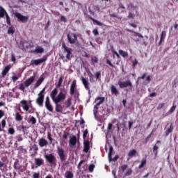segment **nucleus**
I'll return each mask as SVG.
<instances>
[{"mask_svg": "<svg viewBox=\"0 0 178 178\" xmlns=\"http://www.w3.org/2000/svg\"><path fill=\"white\" fill-rule=\"evenodd\" d=\"M86 163V161L84 160H81L79 164H78V169L79 170H81V165H83V163Z\"/></svg>", "mask_w": 178, "mask_h": 178, "instance_id": "48", "label": "nucleus"}, {"mask_svg": "<svg viewBox=\"0 0 178 178\" xmlns=\"http://www.w3.org/2000/svg\"><path fill=\"white\" fill-rule=\"evenodd\" d=\"M21 104L22 105V108L24 111H26V112L30 109V107L27 104V102L26 100H22Z\"/></svg>", "mask_w": 178, "mask_h": 178, "instance_id": "23", "label": "nucleus"}, {"mask_svg": "<svg viewBox=\"0 0 178 178\" xmlns=\"http://www.w3.org/2000/svg\"><path fill=\"white\" fill-rule=\"evenodd\" d=\"M35 163L36 165V168H40V166H42V165H44V159L36 158L35 159Z\"/></svg>", "mask_w": 178, "mask_h": 178, "instance_id": "17", "label": "nucleus"}, {"mask_svg": "<svg viewBox=\"0 0 178 178\" xmlns=\"http://www.w3.org/2000/svg\"><path fill=\"white\" fill-rule=\"evenodd\" d=\"M44 96L38 95V98L36 99V104L41 108L44 106Z\"/></svg>", "mask_w": 178, "mask_h": 178, "instance_id": "13", "label": "nucleus"}, {"mask_svg": "<svg viewBox=\"0 0 178 178\" xmlns=\"http://www.w3.org/2000/svg\"><path fill=\"white\" fill-rule=\"evenodd\" d=\"M8 133L11 135L15 134V129L13 128H10L8 129Z\"/></svg>", "mask_w": 178, "mask_h": 178, "instance_id": "59", "label": "nucleus"}, {"mask_svg": "<svg viewBox=\"0 0 178 178\" xmlns=\"http://www.w3.org/2000/svg\"><path fill=\"white\" fill-rule=\"evenodd\" d=\"M131 173H133V170H131V168H129L126 171L124 176H131Z\"/></svg>", "mask_w": 178, "mask_h": 178, "instance_id": "43", "label": "nucleus"}, {"mask_svg": "<svg viewBox=\"0 0 178 178\" xmlns=\"http://www.w3.org/2000/svg\"><path fill=\"white\" fill-rule=\"evenodd\" d=\"M118 84L120 88H127V87H129V90L133 88V83H131L130 80H127L126 81H119Z\"/></svg>", "mask_w": 178, "mask_h": 178, "instance_id": "5", "label": "nucleus"}, {"mask_svg": "<svg viewBox=\"0 0 178 178\" xmlns=\"http://www.w3.org/2000/svg\"><path fill=\"white\" fill-rule=\"evenodd\" d=\"M24 87H26V86H24V84L21 83V84H19V89L21 90V91H24V90H25V88H24Z\"/></svg>", "mask_w": 178, "mask_h": 178, "instance_id": "56", "label": "nucleus"}, {"mask_svg": "<svg viewBox=\"0 0 178 178\" xmlns=\"http://www.w3.org/2000/svg\"><path fill=\"white\" fill-rule=\"evenodd\" d=\"M32 178H40V172H35L33 175Z\"/></svg>", "mask_w": 178, "mask_h": 178, "instance_id": "58", "label": "nucleus"}, {"mask_svg": "<svg viewBox=\"0 0 178 178\" xmlns=\"http://www.w3.org/2000/svg\"><path fill=\"white\" fill-rule=\"evenodd\" d=\"M67 95V90L65 88H60V92L58 94V88H56L51 92L50 97L53 102H55L56 101H58L61 98L66 97Z\"/></svg>", "mask_w": 178, "mask_h": 178, "instance_id": "1", "label": "nucleus"}, {"mask_svg": "<svg viewBox=\"0 0 178 178\" xmlns=\"http://www.w3.org/2000/svg\"><path fill=\"white\" fill-rule=\"evenodd\" d=\"M62 49H64V53H66V58L68 59V60H70L72 58H73V55H72V48L67 47L66 46V44L65 42L62 43Z\"/></svg>", "mask_w": 178, "mask_h": 178, "instance_id": "4", "label": "nucleus"}, {"mask_svg": "<svg viewBox=\"0 0 178 178\" xmlns=\"http://www.w3.org/2000/svg\"><path fill=\"white\" fill-rule=\"evenodd\" d=\"M44 92H45V88H44L40 92L38 93V95L44 97Z\"/></svg>", "mask_w": 178, "mask_h": 178, "instance_id": "54", "label": "nucleus"}, {"mask_svg": "<svg viewBox=\"0 0 178 178\" xmlns=\"http://www.w3.org/2000/svg\"><path fill=\"white\" fill-rule=\"evenodd\" d=\"M128 167H129V165H127V164L123 165L121 166V170L122 172H124V170H126V169H127Z\"/></svg>", "mask_w": 178, "mask_h": 178, "instance_id": "57", "label": "nucleus"}, {"mask_svg": "<svg viewBox=\"0 0 178 178\" xmlns=\"http://www.w3.org/2000/svg\"><path fill=\"white\" fill-rule=\"evenodd\" d=\"M12 80H13V83H16V81H17V80H19V76H12Z\"/></svg>", "mask_w": 178, "mask_h": 178, "instance_id": "55", "label": "nucleus"}, {"mask_svg": "<svg viewBox=\"0 0 178 178\" xmlns=\"http://www.w3.org/2000/svg\"><path fill=\"white\" fill-rule=\"evenodd\" d=\"M5 126H6V121L5 120H2V121H1L2 129H4Z\"/></svg>", "mask_w": 178, "mask_h": 178, "instance_id": "60", "label": "nucleus"}, {"mask_svg": "<svg viewBox=\"0 0 178 178\" xmlns=\"http://www.w3.org/2000/svg\"><path fill=\"white\" fill-rule=\"evenodd\" d=\"M76 81H72L70 86V95H73L74 94V91L76 90Z\"/></svg>", "mask_w": 178, "mask_h": 178, "instance_id": "21", "label": "nucleus"}, {"mask_svg": "<svg viewBox=\"0 0 178 178\" xmlns=\"http://www.w3.org/2000/svg\"><path fill=\"white\" fill-rule=\"evenodd\" d=\"M173 124L171 123L170 125V127L168 128L167 131H166V133H167V136H168V133H172V131H173Z\"/></svg>", "mask_w": 178, "mask_h": 178, "instance_id": "40", "label": "nucleus"}, {"mask_svg": "<svg viewBox=\"0 0 178 178\" xmlns=\"http://www.w3.org/2000/svg\"><path fill=\"white\" fill-rule=\"evenodd\" d=\"M39 145L42 148L43 147L48 145V141L42 138L39 140Z\"/></svg>", "mask_w": 178, "mask_h": 178, "instance_id": "20", "label": "nucleus"}, {"mask_svg": "<svg viewBox=\"0 0 178 178\" xmlns=\"http://www.w3.org/2000/svg\"><path fill=\"white\" fill-rule=\"evenodd\" d=\"M131 63H132V67L134 69L136 67V66H137V65H138V61L137 60V59H135L131 61Z\"/></svg>", "mask_w": 178, "mask_h": 178, "instance_id": "45", "label": "nucleus"}, {"mask_svg": "<svg viewBox=\"0 0 178 178\" xmlns=\"http://www.w3.org/2000/svg\"><path fill=\"white\" fill-rule=\"evenodd\" d=\"M95 77L96 79V80H98V79H99V77H101V71H98L95 74Z\"/></svg>", "mask_w": 178, "mask_h": 178, "instance_id": "50", "label": "nucleus"}, {"mask_svg": "<svg viewBox=\"0 0 178 178\" xmlns=\"http://www.w3.org/2000/svg\"><path fill=\"white\" fill-rule=\"evenodd\" d=\"M6 23L8 26H12V23L10 22V17H9L8 14H6Z\"/></svg>", "mask_w": 178, "mask_h": 178, "instance_id": "37", "label": "nucleus"}, {"mask_svg": "<svg viewBox=\"0 0 178 178\" xmlns=\"http://www.w3.org/2000/svg\"><path fill=\"white\" fill-rule=\"evenodd\" d=\"M15 30L13 29V27L10 26L8 29V34H14Z\"/></svg>", "mask_w": 178, "mask_h": 178, "instance_id": "47", "label": "nucleus"}, {"mask_svg": "<svg viewBox=\"0 0 178 178\" xmlns=\"http://www.w3.org/2000/svg\"><path fill=\"white\" fill-rule=\"evenodd\" d=\"M44 159L51 166H56V157L53 154H45Z\"/></svg>", "mask_w": 178, "mask_h": 178, "instance_id": "2", "label": "nucleus"}, {"mask_svg": "<svg viewBox=\"0 0 178 178\" xmlns=\"http://www.w3.org/2000/svg\"><path fill=\"white\" fill-rule=\"evenodd\" d=\"M88 134V129H86L84 131H83V140H86L87 138V136Z\"/></svg>", "mask_w": 178, "mask_h": 178, "instance_id": "51", "label": "nucleus"}, {"mask_svg": "<svg viewBox=\"0 0 178 178\" xmlns=\"http://www.w3.org/2000/svg\"><path fill=\"white\" fill-rule=\"evenodd\" d=\"M152 133H154V131H152L151 132L150 134H149L147 138H145V144H147V143H148V141H149V138H151V136H152Z\"/></svg>", "mask_w": 178, "mask_h": 178, "instance_id": "46", "label": "nucleus"}, {"mask_svg": "<svg viewBox=\"0 0 178 178\" xmlns=\"http://www.w3.org/2000/svg\"><path fill=\"white\" fill-rule=\"evenodd\" d=\"M165 37H166V31H162L160 36V41L159 42V45H161V44H162V41L165 40Z\"/></svg>", "mask_w": 178, "mask_h": 178, "instance_id": "24", "label": "nucleus"}, {"mask_svg": "<svg viewBox=\"0 0 178 178\" xmlns=\"http://www.w3.org/2000/svg\"><path fill=\"white\" fill-rule=\"evenodd\" d=\"M15 17H17L19 22H22V23H27L29 22V16H24L22 15L20 13H14Z\"/></svg>", "mask_w": 178, "mask_h": 178, "instance_id": "6", "label": "nucleus"}, {"mask_svg": "<svg viewBox=\"0 0 178 178\" xmlns=\"http://www.w3.org/2000/svg\"><path fill=\"white\" fill-rule=\"evenodd\" d=\"M151 124H152V119L150 120V122L147 124L146 129L148 130L149 127H151Z\"/></svg>", "mask_w": 178, "mask_h": 178, "instance_id": "62", "label": "nucleus"}, {"mask_svg": "<svg viewBox=\"0 0 178 178\" xmlns=\"http://www.w3.org/2000/svg\"><path fill=\"white\" fill-rule=\"evenodd\" d=\"M127 31H129V33H134V34H135L136 37H139L140 38H144V36H143V35H141V33L138 32H136L131 29H127Z\"/></svg>", "mask_w": 178, "mask_h": 178, "instance_id": "27", "label": "nucleus"}, {"mask_svg": "<svg viewBox=\"0 0 178 178\" xmlns=\"http://www.w3.org/2000/svg\"><path fill=\"white\" fill-rule=\"evenodd\" d=\"M176 111V105H173L171 108L169 110L168 113H173Z\"/></svg>", "mask_w": 178, "mask_h": 178, "instance_id": "52", "label": "nucleus"}, {"mask_svg": "<svg viewBox=\"0 0 178 178\" xmlns=\"http://www.w3.org/2000/svg\"><path fill=\"white\" fill-rule=\"evenodd\" d=\"M81 81L83 85L84 86L86 90H87L88 91H89L90 92V83L88 82V81H87V79H86V78L84 77H81Z\"/></svg>", "mask_w": 178, "mask_h": 178, "instance_id": "15", "label": "nucleus"}, {"mask_svg": "<svg viewBox=\"0 0 178 178\" xmlns=\"http://www.w3.org/2000/svg\"><path fill=\"white\" fill-rule=\"evenodd\" d=\"M92 33L95 35H98L99 33H98V29H95L92 31Z\"/></svg>", "mask_w": 178, "mask_h": 178, "instance_id": "64", "label": "nucleus"}, {"mask_svg": "<svg viewBox=\"0 0 178 178\" xmlns=\"http://www.w3.org/2000/svg\"><path fill=\"white\" fill-rule=\"evenodd\" d=\"M88 18L90 19V20H92L94 24H96L97 26H104V24L94 18H92V17L91 16H88Z\"/></svg>", "mask_w": 178, "mask_h": 178, "instance_id": "25", "label": "nucleus"}, {"mask_svg": "<svg viewBox=\"0 0 178 178\" xmlns=\"http://www.w3.org/2000/svg\"><path fill=\"white\" fill-rule=\"evenodd\" d=\"M119 54L121 56H122V58H127V56H129V54L127 53V51H124L122 49L119 50Z\"/></svg>", "mask_w": 178, "mask_h": 178, "instance_id": "31", "label": "nucleus"}, {"mask_svg": "<svg viewBox=\"0 0 178 178\" xmlns=\"http://www.w3.org/2000/svg\"><path fill=\"white\" fill-rule=\"evenodd\" d=\"M159 147L157 146L156 144L153 147V154H154L155 156H158V149Z\"/></svg>", "mask_w": 178, "mask_h": 178, "instance_id": "35", "label": "nucleus"}, {"mask_svg": "<svg viewBox=\"0 0 178 178\" xmlns=\"http://www.w3.org/2000/svg\"><path fill=\"white\" fill-rule=\"evenodd\" d=\"M10 70V66L6 65L1 72L2 77H5Z\"/></svg>", "mask_w": 178, "mask_h": 178, "instance_id": "22", "label": "nucleus"}, {"mask_svg": "<svg viewBox=\"0 0 178 178\" xmlns=\"http://www.w3.org/2000/svg\"><path fill=\"white\" fill-rule=\"evenodd\" d=\"M111 92L112 95H115V97H118V95H119V90H118L116 86H115V85L111 86Z\"/></svg>", "mask_w": 178, "mask_h": 178, "instance_id": "16", "label": "nucleus"}, {"mask_svg": "<svg viewBox=\"0 0 178 178\" xmlns=\"http://www.w3.org/2000/svg\"><path fill=\"white\" fill-rule=\"evenodd\" d=\"M113 152V147H109V152H108V161L109 162H112V153Z\"/></svg>", "mask_w": 178, "mask_h": 178, "instance_id": "32", "label": "nucleus"}, {"mask_svg": "<svg viewBox=\"0 0 178 178\" xmlns=\"http://www.w3.org/2000/svg\"><path fill=\"white\" fill-rule=\"evenodd\" d=\"M29 122L31 123V124H35L37 123V120L34 117H31Z\"/></svg>", "mask_w": 178, "mask_h": 178, "instance_id": "44", "label": "nucleus"}, {"mask_svg": "<svg viewBox=\"0 0 178 178\" xmlns=\"http://www.w3.org/2000/svg\"><path fill=\"white\" fill-rule=\"evenodd\" d=\"M65 177L66 178H73V173L70 171H67L65 172Z\"/></svg>", "mask_w": 178, "mask_h": 178, "instance_id": "36", "label": "nucleus"}, {"mask_svg": "<svg viewBox=\"0 0 178 178\" xmlns=\"http://www.w3.org/2000/svg\"><path fill=\"white\" fill-rule=\"evenodd\" d=\"M147 165V159H143L140 161V164L138 166V169H143L144 166Z\"/></svg>", "mask_w": 178, "mask_h": 178, "instance_id": "28", "label": "nucleus"}, {"mask_svg": "<svg viewBox=\"0 0 178 178\" xmlns=\"http://www.w3.org/2000/svg\"><path fill=\"white\" fill-rule=\"evenodd\" d=\"M90 151V140H86L83 143V152H88Z\"/></svg>", "mask_w": 178, "mask_h": 178, "instance_id": "18", "label": "nucleus"}, {"mask_svg": "<svg viewBox=\"0 0 178 178\" xmlns=\"http://www.w3.org/2000/svg\"><path fill=\"white\" fill-rule=\"evenodd\" d=\"M6 14H8L6 10H5V9L2 8V6H0V17H5V16H6Z\"/></svg>", "mask_w": 178, "mask_h": 178, "instance_id": "29", "label": "nucleus"}, {"mask_svg": "<svg viewBox=\"0 0 178 178\" xmlns=\"http://www.w3.org/2000/svg\"><path fill=\"white\" fill-rule=\"evenodd\" d=\"M136 155H137V150H136V149H131L127 154V156H128L127 161H130L131 158H134V156H136Z\"/></svg>", "mask_w": 178, "mask_h": 178, "instance_id": "11", "label": "nucleus"}, {"mask_svg": "<svg viewBox=\"0 0 178 178\" xmlns=\"http://www.w3.org/2000/svg\"><path fill=\"white\" fill-rule=\"evenodd\" d=\"M47 57H44L43 58H40L38 60H33V65H35L36 66H38L40 63H44V62H46L47 60Z\"/></svg>", "mask_w": 178, "mask_h": 178, "instance_id": "19", "label": "nucleus"}, {"mask_svg": "<svg viewBox=\"0 0 178 178\" xmlns=\"http://www.w3.org/2000/svg\"><path fill=\"white\" fill-rule=\"evenodd\" d=\"M51 133L48 132L47 133V138L49 141V144H52V141H54V139L52 138V136H51Z\"/></svg>", "mask_w": 178, "mask_h": 178, "instance_id": "41", "label": "nucleus"}, {"mask_svg": "<svg viewBox=\"0 0 178 178\" xmlns=\"http://www.w3.org/2000/svg\"><path fill=\"white\" fill-rule=\"evenodd\" d=\"M66 99V97H61V99H59V100H57L56 102H54V103L56 105V112H63V108H65V106H62L61 104H59V102H62V101H65Z\"/></svg>", "mask_w": 178, "mask_h": 178, "instance_id": "3", "label": "nucleus"}, {"mask_svg": "<svg viewBox=\"0 0 178 178\" xmlns=\"http://www.w3.org/2000/svg\"><path fill=\"white\" fill-rule=\"evenodd\" d=\"M163 106H165V103L159 104V106H157V110L160 111V109H162V108H163Z\"/></svg>", "mask_w": 178, "mask_h": 178, "instance_id": "53", "label": "nucleus"}, {"mask_svg": "<svg viewBox=\"0 0 178 178\" xmlns=\"http://www.w3.org/2000/svg\"><path fill=\"white\" fill-rule=\"evenodd\" d=\"M96 101H99L97 103V105L99 106L102 104H104V102H105V97H98L96 98Z\"/></svg>", "mask_w": 178, "mask_h": 178, "instance_id": "26", "label": "nucleus"}, {"mask_svg": "<svg viewBox=\"0 0 178 178\" xmlns=\"http://www.w3.org/2000/svg\"><path fill=\"white\" fill-rule=\"evenodd\" d=\"M65 105L66 108H70V106L72 105V101L70 100V99H68L67 100H66L65 102Z\"/></svg>", "mask_w": 178, "mask_h": 178, "instance_id": "38", "label": "nucleus"}, {"mask_svg": "<svg viewBox=\"0 0 178 178\" xmlns=\"http://www.w3.org/2000/svg\"><path fill=\"white\" fill-rule=\"evenodd\" d=\"M44 49L42 47L37 46L35 49L31 50V54H44Z\"/></svg>", "mask_w": 178, "mask_h": 178, "instance_id": "14", "label": "nucleus"}, {"mask_svg": "<svg viewBox=\"0 0 178 178\" xmlns=\"http://www.w3.org/2000/svg\"><path fill=\"white\" fill-rule=\"evenodd\" d=\"M13 168L14 169H15V170H19V169H20V164L19 163V160H16L15 161Z\"/></svg>", "mask_w": 178, "mask_h": 178, "instance_id": "34", "label": "nucleus"}, {"mask_svg": "<svg viewBox=\"0 0 178 178\" xmlns=\"http://www.w3.org/2000/svg\"><path fill=\"white\" fill-rule=\"evenodd\" d=\"M95 168V165L94 164H90L89 165V168H88V170H89V172H90V173H92V172H94V169Z\"/></svg>", "mask_w": 178, "mask_h": 178, "instance_id": "42", "label": "nucleus"}, {"mask_svg": "<svg viewBox=\"0 0 178 178\" xmlns=\"http://www.w3.org/2000/svg\"><path fill=\"white\" fill-rule=\"evenodd\" d=\"M73 38H72V36L70 34L67 35V38L68 40V42L70 44H76V42L77 41V35L76 33H72Z\"/></svg>", "mask_w": 178, "mask_h": 178, "instance_id": "9", "label": "nucleus"}, {"mask_svg": "<svg viewBox=\"0 0 178 178\" xmlns=\"http://www.w3.org/2000/svg\"><path fill=\"white\" fill-rule=\"evenodd\" d=\"M62 83H63V78L60 77L58 79V82L56 85V88H59V87H60V86H62Z\"/></svg>", "mask_w": 178, "mask_h": 178, "instance_id": "39", "label": "nucleus"}, {"mask_svg": "<svg viewBox=\"0 0 178 178\" xmlns=\"http://www.w3.org/2000/svg\"><path fill=\"white\" fill-rule=\"evenodd\" d=\"M15 120H17V122H22V120H23V117L19 113L17 112L15 113Z\"/></svg>", "mask_w": 178, "mask_h": 178, "instance_id": "30", "label": "nucleus"}, {"mask_svg": "<svg viewBox=\"0 0 178 178\" xmlns=\"http://www.w3.org/2000/svg\"><path fill=\"white\" fill-rule=\"evenodd\" d=\"M34 80H35V76H31L24 82V86L29 87L32 83H34Z\"/></svg>", "mask_w": 178, "mask_h": 178, "instance_id": "12", "label": "nucleus"}, {"mask_svg": "<svg viewBox=\"0 0 178 178\" xmlns=\"http://www.w3.org/2000/svg\"><path fill=\"white\" fill-rule=\"evenodd\" d=\"M57 154L60 156V159L62 162H63V161L66 160V155L65 154V149H63V148H61L60 147H57Z\"/></svg>", "mask_w": 178, "mask_h": 178, "instance_id": "7", "label": "nucleus"}, {"mask_svg": "<svg viewBox=\"0 0 178 178\" xmlns=\"http://www.w3.org/2000/svg\"><path fill=\"white\" fill-rule=\"evenodd\" d=\"M60 22H63L64 23H66L67 20H66V17L65 16H61L60 17Z\"/></svg>", "mask_w": 178, "mask_h": 178, "instance_id": "61", "label": "nucleus"}, {"mask_svg": "<svg viewBox=\"0 0 178 178\" xmlns=\"http://www.w3.org/2000/svg\"><path fill=\"white\" fill-rule=\"evenodd\" d=\"M42 81H44V77H40L35 83V87H40L42 84Z\"/></svg>", "mask_w": 178, "mask_h": 178, "instance_id": "33", "label": "nucleus"}, {"mask_svg": "<svg viewBox=\"0 0 178 178\" xmlns=\"http://www.w3.org/2000/svg\"><path fill=\"white\" fill-rule=\"evenodd\" d=\"M77 144V138L76 136H72L70 137V140H69V145L70 147H74Z\"/></svg>", "mask_w": 178, "mask_h": 178, "instance_id": "10", "label": "nucleus"}, {"mask_svg": "<svg viewBox=\"0 0 178 178\" xmlns=\"http://www.w3.org/2000/svg\"><path fill=\"white\" fill-rule=\"evenodd\" d=\"M66 143V141L64 140H61L60 141V145H61V147H65V144Z\"/></svg>", "mask_w": 178, "mask_h": 178, "instance_id": "63", "label": "nucleus"}, {"mask_svg": "<svg viewBox=\"0 0 178 178\" xmlns=\"http://www.w3.org/2000/svg\"><path fill=\"white\" fill-rule=\"evenodd\" d=\"M45 108L49 111V112H54V107L51 104V100H49V97H46L45 101Z\"/></svg>", "mask_w": 178, "mask_h": 178, "instance_id": "8", "label": "nucleus"}, {"mask_svg": "<svg viewBox=\"0 0 178 178\" xmlns=\"http://www.w3.org/2000/svg\"><path fill=\"white\" fill-rule=\"evenodd\" d=\"M91 62L92 63H97L98 62V58L97 56H92L91 58Z\"/></svg>", "mask_w": 178, "mask_h": 178, "instance_id": "49", "label": "nucleus"}]
</instances>
